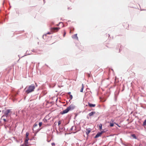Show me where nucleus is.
Returning <instances> with one entry per match:
<instances>
[{
  "label": "nucleus",
  "instance_id": "nucleus-1",
  "mask_svg": "<svg viewBox=\"0 0 146 146\" xmlns=\"http://www.w3.org/2000/svg\"><path fill=\"white\" fill-rule=\"evenodd\" d=\"M76 108V106L73 104H71L65 110H63L60 112L62 115L67 113L69 111L74 110Z\"/></svg>",
  "mask_w": 146,
  "mask_h": 146
},
{
  "label": "nucleus",
  "instance_id": "nucleus-2",
  "mask_svg": "<svg viewBox=\"0 0 146 146\" xmlns=\"http://www.w3.org/2000/svg\"><path fill=\"white\" fill-rule=\"evenodd\" d=\"M35 88V86L34 84H32L29 86L27 89L25 91V92L28 94L33 91Z\"/></svg>",
  "mask_w": 146,
  "mask_h": 146
},
{
  "label": "nucleus",
  "instance_id": "nucleus-3",
  "mask_svg": "<svg viewBox=\"0 0 146 146\" xmlns=\"http://www.w3.org/2000/svg\"><path fill=\"white\" fill-rule=\"evenodd\" d=\"M11 109H7L6 111L4 112V115H3L1 117V118H2L4 117H7L8 114L10 113L11 111Z\"/></svg>",
  "mask_w": 146,
  "mask_h": 146
},
{
  "label": "nucleus",
  "instance_id": "nucleus-4",
  "mask_svg": "<svg viewBox=\"0 0 146 146\" xmlns=\"http://www.w3.org/2000/svg\"><path fill=\"white\" fill-rule=\"evenodd\" d=\"M60 29L59 27H53L50 28V30L52 32H55L58 31Z\"/></svg>",
  "mask_w": 146,
  "mask_h": 146
},
{
  "label": "nucleus",
  "instance_id": "nucleus-5",
  "mask_svg": "<svg viewBox=\"0 0 146 146\" xmlns=\"http://www.w3.org/2000/svg\"><path fill=\"white\" fill-rule=\"evenodd\" d=\"M101 134L100 133V132H99L97 133L96 134V136L94 137V138H97L100 137H101Z\"/></svg>",
  "mask_w": 146,
  "mask_h": 146
},
{
  "label": "nucleus",
  "instance_id": "nucleus-6",
  "mask_svg": "<svg viewBox=\"0 0 146 146\" xmlns=\"http://www.w3.org/2000/svg\"><path fill=\"white\" fill-rule=\"evenodd\" d=\"M91 129L90 128H88L86 129V134L87 135H88V134L91 131Z\"/></svg>",
  "mask_w": 146,
  "mask_h": 146
},
{
  "label": "nucleus",
  "instance_id": "nucleus-7",
  "mask_svg": "<svg viewBox=\"0 0 146 146\" xmlns=\"http://www.w3.org/2000/svg\"><path fill=\"white\" fill-rule=\"evenodd\" d=\"M88 105L90 107H94L96 106V104L90 103V102L88 103Z\"/></svg>",
  "mask_w": 146,
  "mask_h": 146
},
{
  "label": "nucleus",
  "instance_id": "nucleus-8",
  "mask_svg": "<svg viewBox=\"0 0 146 146\" xmlns=\"http://www.w3.org/2000/svg\"><path fill=\"white\" fill-rule=\"evenodd\" d=\"M72 38L74 39L78 40V37L77 36V34H75L72 36Z\"/></svg>",
  "mask_w": 146,
  "mask_h": 146
},
{
  "label": "nucleus",
  "instance_id": "nucleus-9",
  "mask_svg": "<svg viewBox=\"0 0 146 146\" xmlns=\"http://www.w3.org/2000/svg\"><path fill=\"white\" fill-rule=\"evenodd\" d=\"M96 113V112L94 111H92L89 113L88 115L90 116H91L93 115L94 114Z\"/></svg>",
  "mask_w": 146,
  "mask_h": 146
},
{
  "label": "nucleus",
  "instance_id": "nucleus-10",
  "mask_svg": "<svg viewBox=\"0 0 146 146\" xmlns=\"http://www.w3.org/2000/svg\"><path fill=\"white\" fill-rule=\"evenodd\" d=\"M25 139H26L24 143V144H29L28 141L29 140V138H27V139L25 138Z\"/></svg>",
  "mask_w": 146,
  "mask_h": 146
},
{
  "label": "nucleus",
  "instance_id": "nucleus-11",
  "mask_svg": "<svg viewBox=\"0 0 146 146\" xmlns=\"http://www.w3.org/2000/svg\"><path fill=\"white\" fill-rule=\"evenodd\" d=\"M28 50H27L26 52L25 55H24V56H23L22 57H24L25 56H27V55H30V54H32V53L31 52L30 53H29L28 52Z\"/></svg>",
  "mask_w": 146,
  "mask_h": 146
},
{
  "label": "nucleus",
  "instance_id": "nucleus-12",
  "mask_svg": "<svg viewBox=\"0 0 146 146\" xmlns=\"http://www.w3.org/2000/svg\"><path fill=\"white\" fill-rule=\"evenodd\" d=\"M109 123H110V126L111 127H112L114 126V123H111V121H110V122H109Z\"/></svg>",
  "mask_w": 146,
  "mask_h": 146
},
{
  "label": "nucleus",
  "instance_id": "nucleus-13",
  "mask_svg": "<svg viewBox=\"0 0 146 146\" xmlns=\"http://www.w3.org/2000/svg\"><path fill=\"white\" fill-rule=\"evenodd\" d=\"M131 136L134 139H137V137L135 134H132Z\"/></svg>",
  "mask_w": 146,
  "mask_h": 146
},
{
  "label": "nucleus",
  "instance_id": "nucleus-14",
  "mask_svg": "<svg viewBox=\"0 0 146 146\" xmlns=\"http://www.w3.org/2000/svg\"><path fill=\"white\" fill-rule=\"evenodd\" d=\"M29 135V133L28 132H27L26 133V137L25 138H29L28 137V136Z\"/></svg>",
  "mask_w": 146,
  "mask_h": 146
},
{
  "label": "nucleus",
  "instance_id": "nucleus-15",
  "mask_svg": "<svg viewBox=\"0 0 146 146\" xmlns=\"http://www.w3.org/2000/svg\"><path fill=\"white\" fill-rule=\"evenodd\" d=\"M102 125L101 123H100L99 125V129L101 130L102 129Z\"/></svg>",
  "mask_w": 146,
  "mask_h": 146
},
{
  "label": "nucleus",
  "instance_id": "nucleus-16",
  "mask_svg": "<svg viewBox=\"0 0 146 146\" xmlns=\"http://www.w3.org/2000/svg\"><path fill=\"white\" fill-rule=\"evenodd\" d=\"M37 125H38L37 124H36V123H35L34 124L33 126V130H34V129H35L36 127L37 126Z\"/></svg>",
  "mask_w": 146,
  "mask_h": 146
},
{
  "label": "nucleus",
  "instance_id": "nucleus-17",
  "mask_svg": "<svg viewBox=\"0 0 146 146\" xmlns=\"http://www.w3.org/2000/svg\"><path fill=\"white\" fill-rule=\"evenodd\" d=\"M70 100H69V102L70 101V100H71L73 98V96L72 95L70 94Z\"/></svg>",
  "mask_w": 146,
  "mask_h": 146
},
{
  "label": "nucleus",
  "instance_id": "nucleus-18",
  "mask_svg": "<svg viewBox=\"0 0 146 146\" xmlns=\"http://www.w3.org/2000/svg\"><path fill=\"white\" fill-rule=\"evenodd\" d=\"M143 125L145 126L146 125V119H145L143 123Z\"/></svg>",
  "mask_w": 146,
  "mask_h": 146
},
{
  "label": "nucleus",
  "instance_id": "nucleus-19",
  "mask_svg": "<svg viewBox=\"0 0 146 146\" xmlns=\"http://www.w3.org/2000/svg\"><path fill=\"white\" fill-rule=\"evenodd\" d=\"M43 121L44 123H46L47 122V120L46 119H45V118H44L43 119Z\"/></svg>",
  "mask_w": 146,
  "mask_h": 146
},
{
  "label": "nucleus",
  "instance_id": "nucleus-20",
  "mask_svg": "<svg viewBox=\"0 0 146 146\" xmlns=\"http://www.w3.org/2000/svg\"><path fill=\"white\" fill-rule=\"evenodd\" d=\"M117 96H116L115 94V96H114V100L115 101H116L117 100Z\"/></svg>",
  "mask_w": 146,
  "mask_h": 146
},
{
  "label": "nucleus",
  "instance_id": "nucleus-21",
  "mask_svg": "<svg viewBox=\"0 0 146 146\" xmlns=\"http://www.w3.org/2000/svg\"><path fill=\"white\" fill-rule=\"evenodd\" d=\"M42 123L41 122H39L38 123V125H39V127H40L42 125Z\"/></svg>",
  "mask_w": 146,
  "mask_h": 146
},
{
  "label": "nucleus",
  "instance_id": "nucleus-22",
  "mask_svg": "<svg viewBox=\"0 0 146 146\" xmlns=\"http://www.w3.org/2000/svg\"><path fill=\"white\" fill-rule=\"evenodd\" d=\"M3 120L4 121V122H6L8 121V120H7L5 118H3Z\"/></svg>",
  "mask_w": 146,
  "mask_h": 146
},
{
  "label": "nucleus",
  "instance_id": "nucleus-23",
  "mask_svg": "<svg viewBox=\"0 0 146 146\" xmlns=\"http://www.w3.org/2000/svg\"><path fill=\"white\" fill-rule=\"evenodd\" d=\"M100 132L102 135L103 133H104L105 132V131L104 130H102V131H101V132Z\"/></svg>",
  "mask_w": 146,
  "mask_h": 146
},
{
  "label": "nucleus",
  "instance_id": "nucleus-24",
  "mask_svg": "<svg viewBox=\"0 0 146 146\" xmlns=\"http://www.w3.org/2000/svg\"><path fill=\"white\" fill-rule=\"evenodd\" d=\"M83 89L84 88H83V87L80 90V92H83Z\"/></svg>",
  "mask_w": 146,
  "mask_h": 146
},
{
  "label": "nucleus",
  "instance_id": "nucleus-25",
  "mask_svg": "<svg viewBox=\"0 0 146 146\" xmlns=\"http://www.w3.org/2000/svg\"><path fill=\"white\" fill-rule=\"evenodd\" d=\"M32 51L33 52H35V53H36V51L35 50V49H33V50H32Z\"/></svg>",
  "mask_w": 146,
  "mask_h": 146
},
{
  "label": "nucleus",
  "instance_id": "nucleus-26",
  "mask_svg": "<svg viewBox=\"0 0 146 146\" xmlns=\"http://www.w3.org/2000/svg\"><path fill=\"white\" fill-rule=\"evenodd\" d=\"M58 125L59 126L61 123V121H58Z\"/></svg>",
  "mask_w": 146,
  "mask_h": 146
},
{
  "label": "nucleus",
  "instance_id": "nucleus-27",
  "mask_svg": "<svg viewBox=\"0 0 146 146\" xmlns=\"http://www.w3.org/2000/svg\"><path fill=\"white\" fill-rule=\"evenodd\" d=\"M40 129H39V128L37 129L36 130V132H38L40 130Z\"/></svg>",
  "mask_w": 146,
  "mask_h": 146
},
{
  "label": "nucleus",
  "instance_id": "nucleus-28",
  "mask_svg": "<svg viewBox=\"0 0 146 146\" xmlns=\"http://www.w3.org/2000/svg\"><path fill=\"white\" fill-rule=\"evenodd\" d=\"M51 34V33L50 32H48L46 34H45V36L46 35V34Z\"/></svg>",
  "mask_w": 146,
  "mask_h": 146
},
{
  "label": "nucleus",
  "instance_id": "nucleus-29",
  "mask_svg": "<svg viewBox=\"0 0 146 146\" xmlns=\"http://www.w3.org/2000/svg\"><path fill=\"white\" fill-rule=\"evenodd\" d=\"M114 124L117 125L119 127H120V126H119L118 124L116 123L115 122H114Z\"/></svg>",
  "mask_w": 146,
  "mask_h": 146
},
{
  "label": "nucleus",
  "instance_id": "nucleus-30",
  "mask_svg": "<svg viewBox=\"0 0 146 146\" xmlns=\"http://www.w3.org/2000/svg\"><path fill=\"white\" fill-rule=\"evenodd\" d=\"M60 23H62V24H63V23H62V22H60L58 24H57V26H58L59 25H60Z\"/></svg>",
  "mask_w": 146,
  "mask_h": 146
},
{
  "label": "nucleus",
  "instance_id": "nucleus-31",
  "mask_svg": "<svg viewBox=\"0 0 146 146\" xmlns=\"http://www.w3.org/2000/svg\"><path fill=\"white\" fill-rule=\"evenodd\" d=\"M110 121H111V123H114L113 122L114 121V120L113 119H111Z\"/></svg>",
  "mask_w": 146,
  "mask_h": 146
},
{
  "label": "nucleus",
  "instance_id": "nucleus-32",
  "mask_svg": "<svg viewBox=\"0 0 146 146\" xmlns=\"http://www.w3.org/2000/svg\"><path fill=\"white\" fill-rule=\"evenodd\" d=\"M51 145H55V143H51Z\"/></svg>",
  "mask_w": 146,
  "mask_h": 146
},
{
  "label": "nucleus",
  "instance_id": "nucleus-33",
  "mask_svg": "<svg viewBox=\"0 0 146 146\" xmlns=\"http://www.w3.org/2000/svg\"><path fill=\"white\" fill-rule=\"evenodd\" d=\"M66 34V32H65V31H64V34H63V36H64H64H65V35Z\"/></svg>",
  "mask_w": 146,
  "mask_h": 146
},
{
  "label": "nucleus",
  "instance_id": "nucleus-34",
  "mask_svg": "<svg viewBox=\"0 0 146 146\" xmlns=\"http://www.w3.org/2000/svg\"><path fill=\"white\" fill-rule=\"evenodd\" d=\"M73 126H72V127H71V128L70 129V130L72 131L73 130Z\"/></svg>",
  "mask_w": 146,
  "mask_h": 146
},
{
  "label": "nucleus",
  "instance_id": "nucleus-35",
  "mask_svg": "<svg viewBox=\"0 0 146 146\" xmlns=\"http://www.w3.org/2000/svg\"><path fill=\"white\" fill-rule=\"evenodd\" d=\"M24 146H29L28 144H24Z\"/></svg>",
  "mask_w": 146,
  "mask_h": 146
},
{
  "label": "nucleus",
  "instance_id": "nucleus-36",
  "mask_svg": "<svg viewBox=\"0 0 146 146\" xmlns=\"http://www.w3.org/2000/svg\"><path fill=\"white\" fill-rule=\"evenodd\" d=\"M71 93L70 92H69L68 93V94H69V95H70V94Z\"/></svg>",
  "mask_w": 146,
  "mask_h": 146
},
{
  "label": "nucleus",
  "instance_id": "nucleus-37",
  "mask_svg": "<svg viewBox=\"0 0 146 146\" xmlns=\"http://www.w3.org/2000/svg\"><path fill=\"white\" fill-rule=\"evenodd\" d=\"M82 87H83V88H84V84H82Z\"/></svg>",
  "mask_w": 146,
  "mask_h": 146
},
{
  "label": "nucleus",
  "instance_id": "nucleus-38",
  "mask_svg": "<svg viewBox=\"0 0 146 146\" xmlns=\"http://www.w3.org/2000/svg\"><path fill=\"white\" fill-rule=\"evenodd\" d=\"M78 115V114L76 113V115H75V117H76L77 116V115Z\"/></svg>",
  "mask_w": 146,
  "mask_h": 146
},
{
  "label": "nucleus",
  "instance_id": "nucleus-39",
  "mask_svg": "<svg viewBox=\"0 0 146 146\" xmlns=\"http://www.w3.org/2000/svg\"><path fill=\"white\" fill-rule=\"evenodd\" d=\"M20 146H24V144H22L20 145Z\"/></svg>",
  "mask_w": 146,
  "mask_h": 146
},
{
  "label": "nucleus",
  "instance_id": "nucleus-40",
  "mask_svg": "<svg viewBox=\"0 0 146 146\" xmlns=\"http://www.w3.org/2000/svg\"><path fill=\"white\" fill-rule=\"evenodd\" d=\"M69 121H70L69 120L68 121H67V123L66 124V125L69 122Z\"/></svg>",
  "mask_w": 146,
  "mask_h": 146
},
{
  "label": "nucleus",
  "instance_id": "nucleus-41",
  "mask_svg": "<svg viewBox=\"0 0 146 146\" xmlns=\"http://www.w3.org/2000/svg\"><path fill=\"white\" fill-rule=\"evenodd\" d=\"M69 121H70L69 120L68 121H67V123L66 124V125L69 122Z\"/></svg>",
  "mask_w": 146,
  "mask_h": 146
},
{
  "label": "nucleus",
  "instance_id": "nucleus-42",
  "mask_svg": "<svg viewBox=\"0 0 146 146\" xmlns=\"http://www.w3.org/2000/svg\"><path fill=\"white\" fill-rule=\"evenodd\" d=\"M121 50V49L120 48V49H119V52H120Z\"/></svg>",
  "mask_w": 146,
  "mask_h": 146
},
{
  "label": "nucleus",
  "instance_id": "nucleus-43",
  "mask_svg": "<svg viewBox=\"0 0 146 146\" xmlns=\"http://www.w3.org/2000/svg\"><path fill=\"white\" fill-rule=\"evenodd\" d=\"M117 46H120L121 47V46L120 45V44H119L118 45H117Z\"/></svg>",
  "mask_w": 146,
  "mask_h": 146
},
{
  "label": "nucleus",
  "instance_id": "nucleus-44",
  "mask_svg": "<svg viewBox=\"0 0 146 146\" xmlns=\"http://www.w3.org/2000/svg\"><path fill=\"white\" fill-rule=\"evenodd\" d=\"M2 23V22L1 21L0 22V24Z\"/></svg>",
  "mask_w": 146,
  "mask_h": 146
},
{
  "label": "nucleus",
  "instance_id": "nucleus-45",
  "mask_svg": "<svg viewBox=\"0 0 146 146\" xmlns=\"http://www.w3.org/2000/svg\"><path fill=\"white\" fill-rule=\"evenodd\" d=\"M87 118L88 119H89V118L88 117V116H87Z\"/></svg>",
  "mask_w": 146,
  "mask_h": 146
},
{
  "label": "nucleus",
  "instance_id": "nucleus-46",
  "mask_svg": "<svg viewBox=\"0 0 146 146\" xmlns=\"http://www.w3.org/2000/svg\"><path fill=\"white\" fill-rule=\"evenodd\" d=\"M124 145L125 146H127V145H125V144H124Z\"/></svg>",
  "mask_w": 146,
  "mask_h": 146
},
{
  "label": "nucleus",
  "instance_id": "nucleus-47",
  "mask_svg": "<svg viewBox=\"0 0 146 146\" xmlns=\"http://www.w3.org/2000/svg\"><path fill=\"white\" fill-rule=\"evenodd\" d=\"M141 10V11H142V10L145 11V10H146V9H143L142 10Z\"/></svg>",
  "mask_w": 146,
  "mask_h": 146
},
{
  "label": "nucleus",
  "instance_id": "nucleus-48",
  "mask_svg": "<svg viewBox=\"0 0 146 146\" xmlns=\"http://www.w3.org/2000/svg\"><path fill=\"white\" fill-rule=\"evenodd\" d=\"M10 7H11V6L10 5V3H9Z\"/></svg>",
  "mask_w": 146,
  "mask_h": 146
},
{
  "label": "nucleus",
  "instance_id": "nucleus-49",
  "mask_svg": "<svg viewBox=\"0 0 146 146\" xmlns=\"http://www.w3.org/2000/svg\"><path fill=\"white\" fill-rule=\"evenodd\" d=\"M32 140V139H29V140L30 141H31Z\"/></svg>",
  "mask_w": 146,
  "mask_h": 146
},
{
  "label": "nucleus",
  "instance_id": "nucleus-50",
  "mask_svg": "<svg viewBox=\"0 0 146 146\" xmlns=\"http://www.w3.org/2000/svg\"><path fill=\"white\" fill-rule=\"evenodd\" d=\"M27 88H25V89H24V91H25V90Z\"/></svg>",
  "mask_w": 146,
  "mask_h": 146
},
{
  "label": "nucleus",
  "instance_id": "nucleus-51",
  "mask_svg": "<svg viewBox=\"0 0 146 146\" xmlns=\"http://www.w3.org/2000/svg\"><path fill=\"white\" fill-rule=\"evenodd\" d=\"M63 129V128H61V130H62V129Z\"/></svg>",
  "mask_w": 146,
  "mask_h": 146
},
{
  "label": "nucleus",
  "instance_id": "nucleus-52",
  "mask_svg": "<svg viewBox=\"0 0 146 146\" xmlns=\"http://www.w3.org/2000/svg\"><path fill=\"white\" fill-rule=\"evenodd\" d=\"M88 106V105H86V106Z\"/></svg>",
  "mask_w": 146,
  "mask_h": 146
},
{
  "label": "nucleus",
  "instance_id": "nucleus-53",
  "mask_svg": "<svg viewBox=\"0 0 146 146\" xmlns=\"http://www.w3.org/2000/svg\"><path fill=\"white\" fill-rule=\"evenodd\" d=\"M139 146H141V145L140 144V145H139Z\"/></svg>",
  "mask_w": 146,
  "mask_h": 146
},
{
  "label": "nucleus",
  "instance_id": "nucleus-54",
  "mask_svg": "<svg viewBox=\"0 0 146 146\" xmlns=\"http://www.w3.org/2000/svg\"><path fill=\"white\" fill-rule=\"evenodd\" d=\"M68 9H69V8L68 7Z\"/></svg>",
  "mask_w": 146,
  "mask_h": 146
},
{
  "label": "nucleus",
  "instance_id": "nucleus-55",
  "mask_svg": "<svg viewBox=\"0 0 146 146\" xmlns=\"http://www.w3.org/2000/svg\"><path fill=\"white\" fill-rule=\"evenodd\" d=\"M18 56H19V57H20V56H19V55H18Z\"/></svg>",
  "mask_w": 146,
  "mask_h": 146
},
{
  "label": "nucleus",
  "instance_id": "nucleus-56",
  "mask_svg": "<svg viewBox=\"0 0 146 146\" xmlns=\"http://www.w3.org/2000/svg\"><path fill=\"white\" fill-rule=\"evenodd\" d=\"M35 84H36V86H37V85H36V83Z\"/></svg>",
  "mask_w": 146,
  "mask_h": 146
},
{
  "label": "nucleus",
  "instance_id": "nucleus-57",
  "mask_svg": "<svg viewBox=\"0 0 146 146\" xmlns=\"http://www.w3.org/2000/svg\"><path fill=\"white\" fill-rule=\"evenodd\" d=\"M4 124H6V123H5Z\"/></svg>",
  "mask_w": 146,
  "mask_h": 146
},
{
  "label": "nucleus",
  "instance_id": "nucleus-58",
  "mask_svg": "<svg viewBox=\"0 0 146 146\" xmlns=\"http://www.w3.org/2000/svg\"><path fill=\"white\" fill-rule=\"evenodd\" d=\"M44 35H43V37H44Z\"/></svg>",
  "mask_w": 146,
  "mask_h": 146
},
{
  "label": "nucleus",
  "instance_id": "nucleus-59",
  "mask_svg": "<svg viewBox=\"0 0 146 146\" xmlns=\"http://www.w3.org/2000/svg\"><path fill=\"white\" fill-rule=\"evenodd\" d=\"M57 99H56V101H57Z\"/></svg>",
  "mask_w": 146,
  "mask_h": 146
},
{
  "label": "nucleus",
  "instance_id": "nucleus-60",
  "mask_svg": "<svg viewBox=\"0 0 146 146\" xmlns=\"http://www.w3.org/2000/svg\"><path fill=\"white\" fill-rule=\"evenodd\" d=\"M111 70H112L113 71V70L112 69Z\"/></svg>",
  "mask_w": 146,
  "mask_h": 146
},
{
  "label": "nucleus",
  "instance_id": "nucleus-61",
  "mask_svg": "<svg viewBox=\"0 0 146 146\" xmlns=\"http://www.w3.org/2000/svg\"><path fill=\"white\" fill-rule=\"evenodd\" d=\"M1 111H0V112H1Z\"/></svg>",
  "mask_w": 146,
  "mask_h": 146
}]
</instances>
